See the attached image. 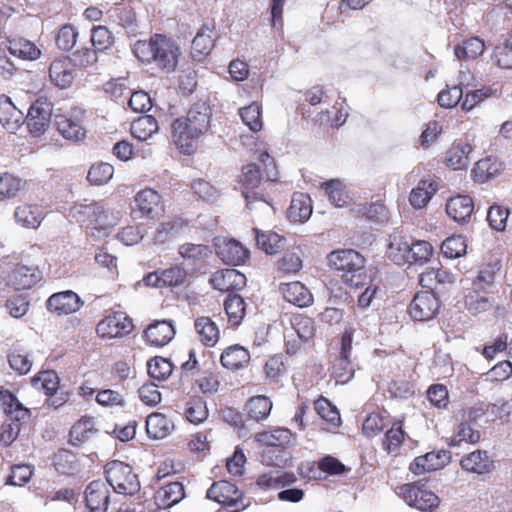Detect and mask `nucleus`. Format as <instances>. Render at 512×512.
Here are the masks:
<instances>
[{
  "instance_id": "obj_39",
  "label": "nucleus",
  "mask_w": 512,
  "mask_h": 512,
  "mask_svg": "<svg viewBox=\"0 0 512 512\" xmlns=\"http://www.w3.org/2000/svg\"><path fill=\"white\" fill-rule=\"evenodd\" d=\"M272 409V401L265 395H257L251 397L246 405L245 410L249 419L256 422L267 419Z\"/></svg>"
},
{
  "instance_id": "obj_14",
  "label": "nucleus",
  "mask_w": 512,
  "mask_h": 512,
  "mask_svg": "<svg viewBox=\"0 0 512 512\" xmlns=\"http://www.w3.org/2000/svg\"><path fill=\"white\" fill-rule=\"evenodd\" d=\"M42 278L38 268L26 265H16L6 277V284L15 290L32 288Z\"/></svg>"
},
{
  "instance_id": "obj_53",
  "label": "nucleus",
  "mask_w": 512,
  "mask_h": 512,
  "mask_svg": "<svg viewBox=\"0 0 512 512\" xmlns=\"http://www.w3.org/2000/svg\"><path fill=\"white\" fill-rule=\"evenodd\" d=\"M239 115L243 123L253 132H258L263 127L261 107L257 103H252L239 110Z\"/></svg>"
},
{
  "instance_id": "obj_18",
  "label": "nucleus",
  "mask_w": 512,
  "mask_h": 512,
  "mask_svg": "<svg viewBox=\"0 0 512 512\" xmlns=\"http://www.w3.org/2000/svg\"><path fill=\"white\" fill-rule=\"evenodd\" d=\"M49 77L52 83L60 89L71 86L75 78V66L68 57L55 59L49 67Z\"/></svg>"
},
{
  "instance_id": "obj_7",
  "label": "nucleus",
  "mask_w": 512,
  "mask_h": 512,
  "mask_svg": "<svg viewBox=\"0 0 512 512\" xmlns=\"http://www.w3.org/2000/svg\"><path fill=\"white\" fill-rule=\"evenodd\" d=\"M351 352L352 334L345 332L341 337L340 353L332 363L331 374L337 383L345 384L354 377L355 365L351 360Z\"/></svg>"
},
{
  "instance_id": "obj_22",
  "label": "nucleus",
  "mask_w": 512,
  "mask_h": 512,
  "mask_svg": "<svg viewBox=\"0 0 512 512\" xmlns=\"http://www.w3.org/2000/svg\"><path fill=\"white\" fill-rule=\"evenodd\" d=\"M460 465L463 470L477 475L488 474L494 469V460L484 450H475L462 457Z\"/></svg>"
},
{
  "instance_id": "obj_3",
  "label": "nucleus",
  "mask_w": 512,
  "mask_h": 512,
  "mask_svg": "<svg viewBox=\"0 0 512 512\" xmlns=\"http://www.w3.org/2000/svg\"><path fill=\"white\" fill-rule=\"evenodd\" d=\"M329 266L337 271L347 285L359 287L364 274L365 259L353 249L332 251L328 257Z\"/></svg>"
},
{
  "instance_id": "obj_47",
  "label": "nucleus",
  "mask_w": 512,
  "mask_h": 512,
  "mask_svg": "<svg viewBox=\"0 0 512 512\" xmlns=\"http://www.w3.org/2000/svg\"><path fill=\"white\" fill-rule=\"evenodd\" d=\"M53 465L63 475H72L78 471L77 457L67 449H60L54 454Z\"/></svg>"
},
{
  "instance_id": "obj_34",
  "label": "nucleus",
  "mask_w": 512,
  "mask_h": 512,
  "mask_svg": "<svg viewBox=\"0 0 512 512\" xmlns=\"http://www.w3.org/2000/svg\"><path fill=\"white\" fill-rule=\"evenodd\" d=\"M94 420L92 417H82L70 429L69 443L73 446H81L89 441L95 434Z\"/></svg>"
},
{
  "instance_id": "obj_54",
  "label": "nucleus",
  "mask_w": 512,
  "mask_h": 512,
  "mask_svg": "<svg viewBox=\"0 0 512 512\" xmlns=\"http://www.w3.org/2000/svg\"><path fill=\"white\" fill-rule=\"evenodd\" d=\"M455 280L454 275L445 269H430L420 275V283L423 287L433 288L434 284H451Z\"/></svg>"
},
{
  "instance_id": "obj_57",
  "label": "nucleus",
  "mask_w": 512,
  "mask_h": 512,
  "mask_svg": "<svg viewBox=\"0 0 512 512\" xmlns=\"http://www.w3.org/2000/svg\"><path fill=\"white\" fill-rule=\"evenodd\" d=\"M480 439V432L471 426V423L463 421L459 424L456 433L451 437L450 446H460L464 443L474 444Z\"/></svg>"
},
{
  "instance_id": "obj_9",
  "label": "nucleus",
  "mask_w": 512,
  "mask_h": 512,
  "mask_svg": "<svg viewBox=\"0 0 512 512\" xmlns=\"http://www.w3.org/2000/svg\"><path fill=\"white\" fill-rule=\"evenodd\" d=\"M440 309V301L432 291L417 292L409 304V315L416 321L434 319Z\"/></svg>"
},
{
  "instance_id": "obj_58",
  "label": "nucleus",
  "mask_w": 512,
  "mask_h": 512,
  "mask_svg": "<svg viewBox=\"0 0 512 512\" xmlns=\"http://www.w3.org/2000/svg\"><path fill=\"white\" fill-rule=\"evenodd\" d=\"M466 240L461 235H453L445 239L441 245V251L444 257L454 259L461 257L466 253Z\"/></svg>"
},
{
  "instance_id": "obj_55",
  "label": "nucleus",
  "mask_w": 512,
  "mask_h": 512,
  "mask_svg": "<svg viewBox=\"0 0 512 512\" xmlns=\"http://www.w3.org/2000/svg\"><path fill=\"white\" fill-rule=\"evenodd\" d=\"M185 416L193 424L202 423L208 417L206 402L200 397L190 399L186 403Z\"/></svg>"
},
{
  "instance_id": "obj_6",
  "label": "nucleus",
  "mask_w": 512,
  "mask_h": 512,
  "mask_svg": "<svg viewBox=\"0 0 512 512\" xmlns=\"http://www.w3.org/2000/svg\"><path fill=\"white\" fill-rule=\"evenodd\" d=\"M82 213L87 216V228L90 230V235L96 240L108 237L118 221V217L109 212L102 203L85 206Z\"/></svg>"
},
{
  "instance_id": "obj_40",
  "label": "nucleus",
  "mask_w": 512,
  "mask_h": 512,
  "mask_svg": "<svg viewBox=\"0 0 512 512\" xmlns=\"http://www.w3.org/2000/svg\"><path fill=\"white\" fill-rule=\"evenodd\" d=\"M289 218L294 222H304L312 214L311 199L303 193H294L288 210Z\"/></svg>"
},
{
  "instance_id": "obj_32",
  "label": "nucleus",
  "mask_w": 512,
  "mask_h": 512,
  "mask_svg": "<svg viewBox=\"0 0 512 512\" xmlns=\"http://www.w3.org/2000/svg\"><path fill=\"white\" fill-rule=\"evenodd\" d=\"M11 55L23 60L34 61L41 55V50L37 45L24 37H13L8 39L7 46Z\"/></svg>"
},
{
  "instance_id": "obj_23",
  "label": "nucleus",
  "mask_w": 512,
  "mask_h": 512,
  "mask_svg": "<svg viewBox=\"0 0 512 512\" xmlns=\"http://www.w3.org/2000/svg\"><path fill=\"white\" fill-rule=\"evenodd\" d=\"M0 404L6 413V419L16 422L19 427L30 418V410L22 405L9 391H0Z\"/></svg>"
},
{
  "instance_id": "obj_25",
  "label": "nucleus",
  "mask_w": 512,
  "mask_h": 512,
  "mask_svg": "<svg viewBox=\"0 0 512 512\" xmlns=\"http://www.w3.org/2000/svg\"><path fill=\"white\" fill-rule=\"evenodd\" d=\"M24 116L6 95L0 96V124L10 133H15L23 124Z\"/></svg>"
},
{
  "instance_id": "obj_64",
  "label": "nucleus",
  "mask_w": 512,
  "mask_h": 512,
  "mask_svg": "<svg viewBox=\"0 0 512 512\" xmlns=\"http://www.w3.org/2000/svg\"><path fill=\"white\" fill-rule=\"evenodd\" d=\"M292 327L303 342L309 341L315 335L314 321L310 317L301 315L294 317Z\"/></svg>"
},
{
  "instance_id": "obj_8",
  "label": "nucleus",
  "mask_w": 512,
  "mask_h": 512,
  "mask_svg": "<svg viewBox=\"0 0 512 512\" xmlns=\"http://www.w3.org/2000/svg\"><path fill=\"white\" fill-rule=\"evenodd\" d=\"M134 326L132 320L123 312H113L103 318L96 326V332L103 339L122 338L130 334Z\"/></svg>"
},
{
  "instance_id": "obj_56",
  "label": "nucleus",
  "mask_w": 512,
  "mask_h": 512,
  "mask_svg": "<svg viewBox=\"0 0 512 512\" xmlns=\"http://www.w3.org/2000/svg\"><path fill=\"white\" fill-rule=\"evenodd\" d=\"M147 370L151 378L164 381L171 375L173 365L168 359L156 356L148 361Z\"/></svg>"
},
{
  "instance_id": "obj_20",
  "label": "nucleus",
  "mask_w": 512,
  "mask_h": 512,
  "mask_svg": "<svg viewBox=\"0 0 512 512\" xmlns=\"http://www.w3.org/2000/svg\"><path fill=\"white\" fill-rule=\"evenodd\" d=\"M178 252L192 271L201 269L212 255V249L209 246L194 243L182 244Z\"/></svg>"
},
{
  "instance_id": "obj_43",
  "label": "nucleus",
  "mask_w": 512,
  "mask_h": 512,
  "mask_svg": "<svg viewBox=\"0 0 512 512\" xmlns=\"http://www.w3.org/2000/svg\"><path fill=\"white\" fill-rule=\"evenodd\" d=\"M159 129L158 122L151 115H143L131 123V134L134 138L145 141Z\"/></svg>"
},
{
  "instance_id": "obj_10",
  "label": "nucleus",
  "mask_w": 512,
  "mask_h": 512,
  "mask_svg": "<svg viewBox=\"0 0 512 512\" xmlns=\"http://www.w3.org/2000/svg\"><path fill=\"white\" fill-rule=\"evenodd\" d=\"M404 501L410 506L423 512H432L438 508L439 497L428 490L421 489L415 485L404 484L400 487Z\"/></svg>"
},
{
  "instance_id": "obj_42",
  "label": "nucleus",
  "mask_w": 512,
  "mask_h": 512,
  "mask_svg": "<svg viewBox=\"0 0 512 512\" xmlns=\"http://www.w3.org/2000/svg\"><path fill=\"white\" fill-rule=\"evenodd\" d=\"M195 330L200 337V341L205 345L212 347L219 340V329L215 322L209 317H198L195 320Z\"/></svg>"
},
{
  "instance_id": "obj_44",
  "label": "nucleus",
  "mask_w": 512,
  "mask_h": 512,
  "mask_svg": "<svg viewBox=\"0 0 512 512\" xmlns=\"http://www.w3.org/2000/svg\"><path fill=\"white\" fill-rule=\"evenodd\" d=\"M502 165L492 158L481 159L472 169L474 179L479 183H485L500 174Z\"/></svg>"
},
{
  "instance_id": "obj_35",
  "label": "nucleus",
  "mask_w": 512,
  "mask_h": 512,
  "mask_svg": "<svg viewBox=\"0 0 512 512\" xmlns=\"http://www.w3.org/2000/svg\"><path fill=\"white\" fill-rule=\"evenodd\" d=\"M252 231L257 246L267 254H276L284 249L286 239L283 236L272 231H262L258 228H253Z\"/></svg>"
},
{
  "instance_id": "obj_38",
  "label": "nucleus",
  "mask_w": 512,
  "mask_h": 512,
  "mask_svg": "<svg viewBox=\"0 0 512 512\" xmlns=\"http://www.w3.org/2000/svg\"><path fill=\"white\" fill-rule=\"evenodd\" d=\"M471 152L472 147L470 144L463 142L454 143L446 152L447 165L454 170L467 168L470 163Z\"/></svg>"
},
{
  "instance_id": "obj_59",
  "label": "nucleus",
  "mask_w": 512,
  "mask_h": 512,
  "mask_svg": "<svg viewBox=\"0 0 512 512\" xmlns=\"http://www.w3.org/2000/svg\"><path fill=\"white\" fill-rule=\"evenodd\" d=\"M114 167L106 162L93 164L87 175V180L94 185L106 184L113 176Z\"/></svg>"
},
{
  "instance_id": "obj_1",
  "label": "nucleus",
  "mask_w": 512,
  "mask_h": 512,
  "mask_svg": "<svg viewBox=\"0 0 512 512\" xmlns=\"http://www.w3.org/2000/svg\"><path fill=\"white\" fill-rule=\"evenodd\" d=\"M212 109L205 101L194 103L185 116L171 124L172 139L184 154H191L199 140L210 128Z\"/></svg>"
},
{
  "instance_id": "obj_11",
  "label": "nucleus",
  "mask_w": 512,
  "mask_h": 512,
  "mask_svg": "<svg viewBox=\"0 0 512 512\" xmlns=\"http://www.w3.org/2000/svg\"><path fill=\"white\" fill-rule=\"evenodd\" d=\"M206 497L224 506L236 507L233 512H239L245 508L242 503L239 507V503L242 501L241 491L235 484L226 480L214 482L207 490Z\"/></svg>"
},
{
  "instance_id": "obj_41",
  "label": "nucleus",
  "mask_w": 512,
  "mask_h": 512,
  "mask_svg": "<svg viewBox=\"0 0 512 512\" xmlns=\"http://www.w3.org/2000/svg\"><path fill=\"white\" fill-rule=\"evenodd\" d=\"M15 220L27 228H37L43 220V212L36 205H21L14 212Z\"/></svg>"
},
{
  "instance_id": "obj_61",
  "label": "nucleus",
  "mask_w": 512,
  "mask_h": 512,
  "mask_svg": "<svg viewBox=\"0 0 512 512\" xmlns=\"http://www.w3.org/2000/svg\"><path fill=\"white\" fill-rule=\"evenodd\" d=\"M77 37V29L71 24H65L58 30L56 45L62 51H70L75 46Z\"/></svg>"
},
{
  "instance_id": "obj_26",
  "label": "nucleus",
  "mask_w": 512,
  "mask_h": 512,
  "mask_svg": "<svg viewBox=\"0 0 512 512\" xmlns=\"http://www.w3.org/2000/svg\"><path fill=\"white\" fill-rule=\"evenodd\" d=\"M280 291L287 302L297 307H308L313 302L311 292L299 281L282 284Z\"/></svg>"
},
{
  "instance_id": "obj_27",
  "label": "nucleus",
  "mask_w": 512,
  "mask_h": 512,
  "mask_svg": "<svg viewBox=\"0 0 512 512\" xmlns=\"http://www.w3.org/2000/svg\"><path fill=\"white\" fill-rule=\"evenodd\" d=\"M474 209L472 198L468 195H457L446 203L447 215L456 222L467 221Z\"/></svg>"
},
{
  "instance_id": "obj_63",
  "label": "nucleus",
  "mask_w": 512,
  "mask_h": 512,
  "mask_svg": "<svg viewBox=\"0 0 512 512\" xmlns=\"http://www.w3.org/2000/svg\"><path fill=\"white\" fill-rule=\"evenodd\" d=\"M160 271L162 275V284L164 287H179L184 284L187 277V271L178 265H174Z\"/></svg>"
},
{
  "instance_id": "obj_62",
  "label": "nucleus",
  "mask_w": 512,
  "mask_h": 512,
  "mask_svg": "<svg viewBox=\"0 0 512 512\" xmlns=\"http://www.w3.org/2000/svg\"><path fill=\"white\" fill-rule=\"evenodd\" d=\"M8 362L10 367L20 375L27 374L32 367L29 355L22 349L14 348L8 354Z\"/></svg>"
},
{
  "instance_id": "obj_48",
  "label": "nucleus",
  "mask_w": 512,
  "mask_h": 512,
  "mask_svg": "<svg viewBox=\"0 0 512 512\" xmlns=\"http://www.w3.org/2000/svg\"><path fill=\"white\" fill-rule=\"evenodd\" d=\"M435 192L436 187L434 183L421 180L418 185L412 189L409 202L415 209H421L427 205Z\"/></svg>"
},
{
  "instance_id": "obj_12",
  "label": "nucleus",
  "mask_w": 512,
  "mask_h": 512,
  "mask_svg": "<svg viewBox=\"0 0 512 512\" xmlns=\"http://www.w3.org/2000/svg\"><path fill=\"white\" fill-rule=\"evenodd\" d=\"M261 179L260 169L256 164L250 163L243 167L241 182L244 190L242 191V195L245 198L246 206L249 209H253L254 203H260L265 206L270 205L263 198L262 194L254 190L260 184Z\"/></svg>"
},
{
  "instance_id": "obj_36",
  "label": "nucleus",
  "mask_w": 512,
  "mask_h": 512,
  "mask_svg": "<svg viewBox=\"0 0 512 512\" xmlns=\"http://www.w3.org/2000/svg\"><path fill=\"white\" fill-rule=\"evenodd\" d=\"M249 360V351L238 344L226 348L220 358L221 364L230 370L243 368L248 364Z\"/></svg>"
},
{
  "instance_id": "obj_2",
  "label": "nucleus",
  "mask_w": 512,
  "mask_h": 512,
  "mask_svg": "<svg viewBox=\"0 0 512 512\" xmlns=\"http://www.w3.org/2000/svg\"><path fill=\"white\" fill-rule=\"evenodd\" d=\"M132 52L142 63H153L167 73L175 70L180 56L178 45L161 34H155L149 40L136 41L132 46Z\"/></svg>"
},
{
  "instance_id": "obj_52",
  "label": "nucleus",
  "mask_w": 512,
  "mask_h": 512,
  "mask_svg": "<svg viewBox=\"0 0 512 512\" xmlns=\"http://www.w3.org/2000/svg\"><path fill=\"white\" fill-rule=\"evenodd\" d=\"M111 17L113 21L123 27L128 34H134L136 32V15L130 6H117L113 8Z\"/></svg>"
},
{
  "instance_id": "obj_49",
  "label": "nucleus",
  "mask_w": 512,
  "mask_h": 512,
  "mask_svg": "<svg viewBox=\"0 0 512 512\" xmlns=\"http://www.w3.org/2000/svg\"><path fill=\"white\" fill-rule=\"evenodd\" d=\"M329 201L336 207H344L350 202L348 193L344 190L343 184L337 179H332L321 184Z\"/></svg>"
},
{
  "instance_id": "obj_50",
  "label": "nucleus",
  "mask_w": 512,
  "mask_h": 512,
  "mask_svg": "<svg viewBox=\"0 0 512 512\" xmlns=\"http://www.w3.org/2000/svg\"><path fill=\"white\" fill-rule=\"evenodd\" d=\"M292 433L287 428H277L270 432H261L256 435L258 442L272 447H285L291 441Z\"/></svg>"
},
{
  "instance_id": "obj_15",
  "label": "nucleus",
  "mask_w": 512,
  "mask_h": 512,
  "mask_svg": "<svg viewBox=\"0 0 512 512\" xmlns=\"http://www.w3.org/2000/svg\"><path fill=\"white\" fill-rule=\"evenodd\" d=\"M451 459V454L446 450L428 452L423 456L414 459L410 465V470L415 474L435 471L446 466Z\"/></svg>"
},
{
  "instance_id": "obj_13",
  "label": "nucleus",
  "mask_w": 512,
  "mask_h": 512,
  "mask_svg": "<svg viewBox=\"0 0 512 512\" xmlns=\"http://www.w3.org/2000/svg\"><path fill=\"white\" fill-rule=\"evenodd\" d=\"M83 304L77 293L66 290L52 294L46 302V308L57 315H68L77 312Z\"/></svg>"
},
{
  "instance_id": "obj_31",
  "label": "nucleus",
  "mask_w": 512,
  "mask_h": 512,
  "mask_svg": "<svg viewBox=\"0 0 512 512\" xmlns=\"http://www.w3.org/2000/svg\"><path fill=\"white\" fill-rule=\"evenodd\" d=\"M185 497L184 486L180 482H170L159 488L155 494L156 504L166 510Z\"/></svg>"
},
{
  "instance_id": "obj_46",
  "label": "nucleus",
  "mask_w": 512,
  "mask_h": 512,
  "mask_svg": "<svg viewBox=\"0 0 512 512\" xmlns=\"http://www.w3.org/2000/svg\"><path fill=\"white\" fill-rule=\"evenodd\" d=\"M224 309L228 317V321L232 326L241 324L245 311L246 304L244 299L238 294H229L224 301Z\"/></svg>"
},
{
  "instance_id": "obj_21",
  "label": "nucleus",
  "mask_w": 512,
  "mask_h": 512,
  "mask_svg": "<svg viewBox=\"0 0 512 512\" xmlns=\"http://www.w3.org/2000/svg\"><path fill=\"white\" fill-rule=\"evenodd\" d=\"M175 336V328L172 321L161 320L150 324L144 331L147 343L155 347H163Z\"/></svg>"
},
{
  "instance_id": "obj_51",
  "label": "nucleus",
  "mask_w": 512,
  "mask_h": 512,
  "mask_svg": "<svg viewBox=\"0 0 512 512\" xmlns=\"http://www.w3.org/2000/svg\"><path fill=\"white\" fill-rule=\"evenodd\" d=\"M432 253L433 248L429 242L424 240L414 241L410 239L409 260L407 264L423 265L430 260Z\"/></svg>"
},
{
  "instance_id": "obj_24",
  "label": "nucleus",
  "mask_w": 512,
  "mask_h": 512,
  "mask_svg": "<svg viewBox=\"0 0 512 512\" xmlns=\"http://www.w3.org/2000/svg\"><path fill=\"white\" fill-rule=\"evenodd\" d=\"M217 255L225 264L239 266L249 258L250 252L235 239H228L218 246Z\"/></svg>"
},
{
  "instance_id": "obj_17",
  "label": "nucleus",
  "mask_w": 512,
  "mask_h": 512,
  "mask_svg": "<svg viewBox=\"0 0 512 512\" xmlns=\"http://www.w3.org/2000/svg\"><path fill=\"white\" fill-rule=\"evenodd\" d=\"M209 282L216 290L230 292L243 288L246 277L236 269H223L213 273Z\"/></svg>"
},
{
  "instance_id": "obj_16",
  "label": "nucleus",
  "mask_w": 512,
  "mask_h": 512,
  "mask_svg": "<svg viewBox=\"0 0 512 512\" xmlns=\"http://www.w3.org/2000/svg\"><path fill=\"white\" fill-rule=\"evenodd\" d=\"M110 492L101 480L92 481L85 490V502L89 512H106Z\"/></svg>"
},
{
  "instance_id": "obj_60",
  "label": "nucleus",
  "mask_w": 512,
  "mask_h": 512,
  "mask_svg": "<svg viewBox=\"0 0 512 512\" xmlns=\"http://www.w3.org/2000/svg\"><path fill=\"white\" fill-rule=\"evenodd\" d=\"M491 59L499 68L512 69V35L502 46L495 47Z\"/></svg>"
},
{
  "instance_id": "obj_4",
  "label": "nucleus",
  "mask_w": 512,
  "mask_h": 512,
  "mask_svg": "<svg viewBox=\"0 0 512 512\" xmlns=\"http://www.w3.org/2000/svg\"><path fill=\"white\" fill-rule=\"evenodd\" d=\"M86 111L79 106L58 108L53 116L54 126L66 140L79 142L86 137Z\"/></svg>"
},
{
  "instance_id": "obj_30",
  "label": "nucleus",
  "mask_w": 512,
  "mask_h": 512,
  "mask_svg": "<svg viewBox=\"0 0 512 512\" xmlns=\"http://www.w3.org/2000/svg\"><path fill=\"white\" fill-rule=\"evenodd\" d=\"M500 270L498 261L489 262L479 267L477 275L472 281V288L475 293L491 292L494 287L495 276Z\"/></svg>"
},
{
  "instance_id": "obj_45",
  "label": "nucleus",
  "mask_w": 512,
  "mask_h": 512,
  "mask_svg": "<svg viewBox=\"0 0 512 512\" xmlns=\"http://www.w3.org/2000/svg\"><path fill=\"white\" fill-rule=\"evenodd\" d=\"M484 49V42L480 38L471 37L454 47V55L458 60H474L483 54Z\"/></svg>"
},
{
  "instance_id": "obj_28",
  "label": "nucleus",
  "mask_w": 512,
  "mask_h": 512,
  "mask_svg": "<svg viewBox=\"0 0 512 512\" xmlns=\"http://www.w3.org/2000/svg\"><path fill=\"white\" fill-rule=\"evenodd\" d=\"M215 37L214 27L204 24L192 41L193 58L200 61L207 56L214 47Z\"/></svg>"
},
{
  "instance_id": "obj_29",
  "label": "nucleus",
  "mask_w": 512,
  "mask_h": 512,
  "mask_svg": "<svg viewBox=\"0 0 512 512\" xmlns=\"http://www.w3.org/2000/svg\"><path fill=\"white\" fill-rule=\"evenodd\" d=\"M410 238L400 232L390 235L387 247V255L397 265H404L409 260Z\"/></svg>"
},
{
  "instance_id": "obj_5",
  "label": "nucleus",
  "mask_w": 512,
  "mask_h": 512,
  "mask_svg": "<svg viewBox=\"0 0 512 512\" xmlns=\"http://www.w3.org/2000/svg\"><path fill=\"white\" fill-rule=\"evenodd\" d=\"M104 473L107 482L118 494L134 495L140 490L138 476L129 464L119 460L108 462Z\"/></svg>"
},
{
  "instance_id": "obj_33",
  "label": "nucleus",
  "mask_w": 512,
  "mask_h": 512,
  "mask_svg": "<svg viewBox=\"0 0 512 512\" xmlns=\"http://www.w3.org/2000/svg\"><path fill=\"white\" fill-rule=\"evenodd\" d=\"M135 204L142 215L154 217L161 209V196L157 191L146 188L136 194Z\"/></svg>"
},
{
  "instance_id": "obj_19",
  "label": "nucleus",
  "mask_w": 512,
  "mask_h": 512,
  "mask_svg": "<svg viewBox=\"0 0 512 512\" xmlns=\"http://www.w3.org/2000/svg\"><path fill=\"white\" fill-rule=\"evenodd\" d=\"M52 117V109L49 103L36 101L31 105L27 114V126L33 135L44 132Z\"/></svg>"
},
{
  "instance_id": "obj_37",
  "label": "nucleus",
  "mask_w": 512,
  "mask_h": 512,
  "mask_svg": "<svg viewBox=\"0 0 512 512\" xmlns=\"http://www.w3.org/2000/svg\"><path fill=\"white\" fill-rule=\"evenodd\" d=\"M174 424L164 414L154 412L146 419V431L152 439H163L173 430Z\"/></svg>"
}]
</instances>
